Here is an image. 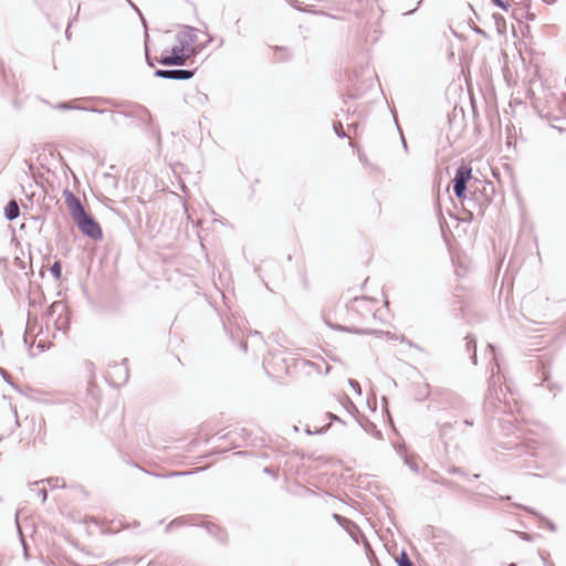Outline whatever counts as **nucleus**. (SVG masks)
Instances as JSON below:
<instances>
[{"label":"nucleus","mask_w":566,"mask_h":566,"mask_svg":"<svg viewBox=\"0 0 566 566\" xmlns=\"http://www.w3.org/2000/svg\"><path fill=\"white\" fill-rule=\"evenodd\" d=\"M485 356L489 359L488 371L490 375L486 379L488 390L484 396L483 411L489 417L493 408L497 407L496 401L501 402L499 390L502 391V384H506V376L502 366V355L494 344L488 343Z\"/></svg>","instance_id":"1"},{"label":"nucleus","mask_w":566,"mask_h":566,"mask_svg":"<svg viewBox=\"0 0 566 566\" xmlns=\"http://www.w3.org/2000/svg\"><path fill=\"white\" fill-rule=\"evenodd\" d=\"M87 102H92L101 105H109L115 108H119V114L125 118H133L138 122L137 126L144 128L149 135L159 136V128L154 120L150 111L136 102L118 101L111 97L92 96L86 98Z\"/></svg>","instance_id":"2"},{"label":"nucleus","mask_w":566,"mask_h":566,"mask_svg":"<svg viewBox=\"0 0 566 566\" xmlns=\"http://www.w3.org/2000/svg\"><path fill=\"white\" fill-rule=\"evenodd\" d=\"M486 187L493 190L492 184L484 185L482 188L475 185L469 188L464 199H459L469 221L474 220L475 216H484L486 208L492 203V198L488 193Z\"/></svg>","instance_id":"3"},{"label":"nucleus","mask_w":566,"mask_h":566,"mask_svg":"<svg viewBox=\"0 0 566 566\" xmlns=\"http://www.w3.org/2000/svg\"><path fill=\"white\" fill-rule=\"evenodd\" d=\"M478 184H481V181L473 177L472 167L469 164L461 163V165L455 168L451 185L453 193L458 199H464L469 192V188Z\"/></svg>","instance_id":"4"},{"label":"nucleus","mask_w":566,"mask_h":566,"mask_svg":"<svg viewBox=\"0 0 566 566\" xmlns=\"http://www.w3.org/2000/svg\"><path fill=\"white\" fill-rule=\"evenodd\" d=\"M78 231L90 240L99 242L103 240L104 234L99 222L90 213H86L81 219L75 221Z\"/></svg>","instance_id":"5"},{"label":"nucleus","mask_w":566,"mask_h":566,"mask_svg":"<svg viewBox=\"0 0 566 566\" xmlns=\"http://www.w3.org/2000/svg\"><path fill=\"white\" fill-rule=\"evenodd\" d=\"M188 57L189 55L176 43L171 48L163 50L160 57L156 60V64L159 63L165 66H186L189 64Z\"/></svg>","instance_id":"6"},{"label":"nucleus","mask_w":566,"mask_h":566,"mask_svg":"<svg viewBox=\"0 0 566 566\" xmlns=\"http://www.w3.org/2000/svg\"><path fill=\"white\" fill-rule=\"evenodd\" d=\"M63 198L74 222L87 213L78 197H76L70 188L66 187L63 189Z\"/></svg>","instance_id":"7"},{"label":"nucleus","mask_w":566,"mask_h":566,"mask_svg":"<svg viewBox=\"0 0 566 566\" xmlns=\"http://www.w3.org/2000/svg\"><path fill=\"white\" fill-rule=\"evenodd\" d=\"M197 32V28L188 25L186 27V30L179 31L176 34L177 44L181 46L184 52L188 55H190L195 51V43L198 40Z\"/></svg>","instance_id":"8"},{"label":"nucleus","mask_w":566,"mask_h":566,"mask_svg":"<svg viewBox=\"0 0 566 566\" xmlns=\"http://www.w3.org/2000/svg\"><path fill=\"white\" fill-rule=\"evenodd\" d=\"M18 84L14 75L6 71L4 63L0 61V94L4 97L15 96Z\"/></svg>","instance_id":"9"},{"label":"nucleus","mask_w":566,"mask_h":566,"mask_svg":"<svg viewBox=\"0 0 566 566\" xmlns=\"http://www.w3.org/2000/svg\"><path fill=\"white\" fill-rule=\"evenodd\" d=\"M501 447L505 450L513 451L512 454H514V455H516V454L517 455L530 454V455H534V457L538 455L537 446L534 443H530V442L507 441V442H503L501 444Z\"/></svg>","instance_id":"10"},{"label":"nucleus","mask_w":566,"mask_h":566,"mask_svg":"<svg viewBox=\"0 0 566 566\" xmlns=\"http://www.w3.org/2000/svg\"><path fill=\"white\" fill-rule=\"evenodd\" d=\"M512 506L524 510L525 512H527L528 514L534 516L536 518L539 527H544L549 532L557 531V525L551 518H548L544 514L539 513L535 509H533L531 506L517 504V503H512Z\"/></svg>","instance_id":"11"},{"label":"nucleus","mask_w":566,"mask_h":566,"mask_svg":"<svg viewBox=\"0 0 566 566\" xmlns=\"http://www.w3.org/2000/svg\"><path fill=\"white\" fill-rule=\"evenodd\" d=\"M392 447L395 448L396 452L399 454V457L402 459L403 463L413 472H419V465L416 461L415 457H410L407 446L403 441L399 442H392Z\"/></svg>","instance_id":"12"},{"label":"nucleus","mask_w":566,"mask_h":566,"mask_svg":"<svg viewBox=\"0 0 566 566\" xmlns=\"http://www.w3.org/2000/svg\"><path fill=\"white\" fill-rule=\"evenodd\" d=\"M197 521L198 520H195V525L205 527L208 534L214 537L220 544L227 545L228 534L226 530L213 523L199 524Z\"/></svg>","instance_id":"13"},{"label":"nucleus","mask_w":566,"mask_h":566,"mask_svg":"<svg viewBox=\"0 0 566 566\" xmlns=\"http://www.w3.org/2000/svg\"><path fill=\"white\" fill-rule=\"evenodd\" d=\"M356 421L366 433L373 436L378 440L382 439V432L377 428L376 423L373 422L367 416L361 415L358 418H356Z\"/></svg>","instance_id":"14"},{"label":"nucleus","mask_w":566,"mask_h":566,"mask_svg":"<svg viewBox=\"0 0 566 566\" xmlns=\"http://www.w3.org/2000/svg\"><path fill=\"white\" fill-rule=\"evenodd\" d=\"M531 0H527V4H518L512 11V18H514L518 23H522L523 20L533 21L535 20V13L530 10Z\"/></svg>","instance_id":"15"},{"label":"nucleus","mask_w":566,"mask_h":566,"mask_svg":"<svg viewBox=\"0 0 566 566\" xmlns=\"http://www.w3.org/2000/svg\"><path fill=\"white\" fill-rule=\"evenodd\" d=\"M198 71L196 69H168V78L174 81H188L192 78Z\"/></svg>","instance_id":"16"},{"label":"nucleus","mask_w":566,"mask_h":566,"mask_svg":"<svg viewBox=\"0 0 566 566\" xmlns=\"http://www.w3.org/2000/svg\"><path fill=\"white\" fill-rule=\"evenodd\" d=\"M142 23H143V27H144V53H145V61H146V64L149 67H155L156 66V60L153 59L151 55H150V36H149V32H148L147 20L145 18H143L142 19Z\"/></svg>","instance_id":"17"},{"label":"nucleus","mask_w":566,"mask_h":566,"mask_svg":"<svg viewBox=\"0 0 566 566\" xmlns=\"http://www.w3.org/2000/svg\"><path fill=\"white\" fill-rule=\"evenodd\" d=\"M54 326L56 331L62 332L64 335L70 331L71 327V311L67 307L65 312H59V316L54 319Z\"/></svg>","instance_id":"18"},{"label":"nucleus","mask_w":566,"mask_h":566,"mask_svg":"<svg viewBox=\"0 0 566 566\" xmlns=\"http://www.w3.org/2000/svg\"><path fill=\"white\" fill-rule=\"evenodd\" d=\"M132 465L137 468V469H139V470H142L146 474L155 476V478H158V479H171V478H176V476H185V475L191 474V472H189V471H168L166 473H159V472H156V471L145 470L139 464H137L136 462H132Z\"/></svg>","instance_id":"19"},{"label":"nucleus","mask_w":566,"mask_h":566,"mask_svg":"<svg viewBox=\"0 0 566 566\" xmlns=\"http://www.w3.org/2000/svg\"><path fill=\"white\" fill-rule=\"evenodd\" d=\"M233 436H239L242 440L248 441L251 437V432L245 428H241L240 431H230L226 434L218 437V440L230 439L232 443V449L240 448L241 444L237 442V439H234Z\"/></svg>","instance_id":"20"},{"label":"nucleus","mask_w":566,"mask_h":566,"mask_svg":"<svg viewBox=\"0 0 566 566\" xmlns=\"http://www.w3.org/2000/svg\"><path fill=\"white\" fill-rule=\"evenodd\" d=\"M199 518H201V516H199V515H184V516L176 517L166 525L165 532L168 533L174 527H177V526H182V525H187V524H189V525L196 524L195 520H199Z\"/></svg>","instance_id":"21"},{"label":"nucleus","mask_w":566,"mask_h":566,"mask_svg":"<svg viewBox=\"0 0 566 566\" xmlns=\"http://www.w3.org/2000/svg\"><path fill=\"white\" fill-rule=\"evenodd\" d=\"M270 49L274 51V63L289 62L292 59V54L287 46L284 45H270Z\"/></svg>","instance_id":"22"},{"label":"nucleus","mask_w":566,"mask_h":566,"mask_svg":"<svg viewBox=\"0 0 566 566\" xmlns=\"http://www.w3.org/2000/svg\"><path fill=\"white\" fill-rule=\"evenodd\" d=\"M364 67L360 66L359 69H355L349 76V82L352 83V90L349 91L348 95L350 98H359L361 93L360 88L358 87V78L363 74Z\"/></svg>","instance_id":"23"},{"label":"nucleus","mask_w":566,"mask_h":566,"mask_svg":"<svg viewBox=\"0 0 566 566\" xmlns=\"http://www.w3.org/2000/svg\"><path fill=\"white\" fill-rule=\"evenodd\" d=\"M3 216L8 221H13L20 216L19 205L14 199L9 200L3 208Z\"/></svg>","instance_id":"24"},{"label":"nucleus","mask_w":566,"mask_h":566,"mask_svg":"<svg viewBox=\"0 0 566 566\" xmlns=\"http://www.w3.org/2000/svg\"><path fill=\"white\" fill-rule=\"evenodd\" d=\"M109 367L115 369V374L119 378H123L124 382L128 381V378H129L128 358H123V360L119 364L114 363V365L113 366L109 365Z\"/></svg>","instance_id":"25"},{"label":"nucleus","mask_w":566,"mask_h":566,"mask_svg":"<svg viewBox=\"0 0 566 566\" xmlns=\"http://www.w3.org/2000/svg\"><path fill=\"white\" fill-rule=\"evenodd\" d=\"M65 310H67L66 304H64L61 301H55L46 307V310L43 313V318L50 321L57 312H65Z\"/></svg>","instance_id":"26"},{"label":"nucleus","mask_w":566,"mask_h":566,"mask_svg":"<svg viewBox=\"0 0 566 566\" xmlns=\"http://www.w3.org/2000/svg\"><path fill=\"white\" fill-rule=\"evenodd\" d=\"M45 482L51 489H57V488H65V480L60 476H50L44 480H40L38 482H34V484L43 483Z\"/></svg>","instance_id":"27"},{"label":"nucleus","mask_w":566,"mask_h":566,"mask_svg":"<svg viewBox=\"0 0 566 566\" xmlns=\"http://www.w3.org/2000/svg\"><path fill=\"white\" fill-rule=\"evenodd\" d=\"M289 3L292 8H294L297 11L313 13V14H319L318 11L313 9L314 7L312 4H303L298 0H290Z\"/></svg>","instance_id":"28"},{"label":"nucleus","mask_w":566,"mask_h":566,"mask_svg":"<svg viewBox=\"0 0 566 566\" xmlns=\"http://www.w3.org/2000/svg\"><path fill=\"white\" fill-rule=\"evenodd\" d=\"M345 327L347 328V331H344V333H350V334H356V335H374V334L381 333V331L371 329V328H360V327L348 326V325H345Z\"/></svg>","instance_id":"29"},{"label":"nucleus","mask_w":566,"mask_h":566,"mask_svg":"<svg viewBox=\"0 0 566 566\" xmlns=\"http://www.w3.org/2000/svg\"><path fill=\"white\" fill-rule=\"evenodd\" d=\"M62 271H63L62 261L61 260L54 261V263L50 268V273L56 282L62 280V276H63Z\"/></svg>","instance_id":"30"},{"label":"nucleus","mask_w":566,"mask_h":566,"mask_svg":"<svg viewBox=\"0 0 566 566\" xmlns=\"http://www.w3.org/2000/svg\"><path fill=\"white\" fill-rule=\"evenodd\" d=\"M492 18L495 22V25H496V30L500 34H504L506 32V22H505V18L501 14V13H497V12H494L492 14Z\"/></svg>","instance_id":"31"},{"label":"nucleus","mask_w":566,"mask_h":566,"mask_svg":"<svg viewBox=\"0 0 566 566\" xmlns=\"http://www.w3.org/2000/svg\"><path fill=\"white\" fill-rule=\"evenodd\" d=\"M343 406L346 409V411L349 415H352L355 419L358 418L359 416H361L359 413L357 407L355 406V403L353 402V400L348 396H345V400L343 402Z\"/></svg>","instance_id":"32"},{"label":"nucleus","mask_w":566,"mask_h":566,"mask_svg":"<svg viewBox=\"0 0 566 566\" xmlns=\"http://www.w3.org/2000/svg\"><path fill=\"white\" fill-rule=\"evenodd\" d=\"M464 342H465V350L468 352V354L470 353H473V350H476V337L475 335L469 333L465 335L464 337Z\"/></svg>","instance_id":"33"},{"label":"nucleus","mask_w":566,"mask_h":566,"mask_svg":"<svg viewBox=\"0 0 566 566\" xmlns=\"http://www.w3.org/2000/svg\"><path fill=\"white\" fill-rule=\"evenodd\" d=\"M55 108H57L60 111H71V109L81 111V105L77 104L75 101H73V102L63 101V102L57 103Z\"/></svg>","instance_id":"34"},{"label":"nucleus","mask_w":566,"mask_h":566,"mask_svg":"<svg viewBox=\"0 0 566 566\" xmlns=\"http://www.w3.org/2000/svg\"><path fill=\"white\" fill-rule=\"evenodd\" d=\"M396 562L398 566H416L405 549L400 552Z\"/></svg>","instance_id":"35"},{"label":"nucleus","mask_w":566,"mask_h":566,"mask_svg":"<svg viewBox=\"0 0 566 566\" xmlns=\"http://www.w3.org/2000/svg\"><path fill=\"white\" fill-rule=\"evenodd\" d=\"M18 533H19V539H20V543H21V546H22V549H23V557H24L25 560H29L31 558V556H30V552H29V546H28L27 539L21 534L19 528H18Z\"/></svg>","instance_id":"36"},{"label":"nucleus","mask_w":566,"mask_h":566,"mask_svg":"<svg viewBox=\"0 0 566 566\" xmlns=\"http://www.w3.org/2000/svg\"><path fill=\"white\" fill-rule=\"evenodd\" d=\"M333 129L338 138L344 139L347 137V134L345 133L343 124L340 122H335L333 124Z\"/></svg>","instance_id":"37"},{"label":"nucleus","mask_w":566,"mask_h":566,"mask_svg":"<svg viewBox=\"0 0 566 566\" xmlns=\"http://www.w3.org/2000/svg\"><path fill=\"white\" fill-rule=\"evenodd\" d=\"M537 554L545 566H555L554 563L551 560V555L548 552L538 549Z\"/></svg>","instance_id":"38"},{"label":"nucleus","mask_w":566,"mask_h":566,"mask_svg":"<svg viewBox=\"0 0 566 566\" xmlns=\"http://www.w3.org/2000/svg\"><path fill=\"white\" fill-rule=\"evenodd\" d=\"M81 111L88 112V113H96V114H105V113L109 112V109L99 108L97 106H82V105H81Z\"/></svg>","instance_id":"39"},{"label":"nucleus","mask_w":566,"mask_h":566,"mask_svg":"<svg viewBox=\"0 0 566 566\" xmlns=\"http://www.w3.org/2000/svg\"><path fill=\"white\" fill-rule=\"evenodd\" d=\"M514 534L517 535L522 541H525V542H533L535 539V537L537 536L535 534L521 532V531H514Z\"/></svg>","instance_id":"40"},{"label":"nucleus","mask_w":566,"mask_h":566,"mask_svg":"<svg viewBox=\"0 0 566 566\" xmlns=\"http://www.w3.org/2000/svg\"><path fill=\"white\" fill-rule=\"evenodd\" d=\"M469 25H470V29L475 34H479V35L483 36L484 39H490V35L482 28H480V27H478V25H475L474 23H471V22H469Z\"/></svg>","instance_id":"41"},{"label":"nucleus","mask_w":566,"mask_h":566,"mask_svg":"<svg viewBox=\"0 0 566 566\" xmlns=\"http://www.w3.org/2000/svg\"><path fill=\"white\" fill-rule=\"evenodd\" d=\"M349 387L357 394V395H361V386L360 384L358 382V380L356 379H353V378H348L347 380Z\"/></svg>","instance_id":"42"},{"label":"nucleus","mask_w":566,"mask_h":566,"mask_svg":"<svg viewBox=\"0 0 566 566\" xmlns=\"http://www.w3.org/2000/svg\"><path fill=\"white\" fill-rule=\"evenodd\" d=\"M494 6L504 12H507L511 8V2L510 0H499L496 3H494Z\"/></svg>","instance_id":"43"},{"label":"nucleus","mask_w":566,"mask_h":566,"mask_svg":"<svg viewBox=\"0 0 566 566\" xmlns=\"http://www.w3.org/2000/svg\"><path fill=\"white\" fill-rule=\"evenodd\" d=\"M154 76L167 80L168 78V69H156L154 72Z\"/></svg>","instance_id":"44"},{"label":"nucleus","mask_w":566,"mask_h":566,"mask_svg":"<svg viewBox=\"0 0 566 566\" xmlns=\"http://www.w3.org/2000/svg\"><path fill=\"white\" fill-rule=\"evenodd\" d=\"M326 418H327L331 422H340V423H343V424H346V422H345L342 418H339L337 415H335V413H333V412H331V411L326 412Z\"/></svg>","instance_id":"45"},{"label":"nucleus","mask_w":566,"mask_h":566,"mask_svg":"<svg viewBox=\"0 0 566 566\" xmlns=\"http://www.w3.org/2000/svg\"><path fill=\"white\" fill-rule=\"evenodd\" d=\"M537 114H538V116H539V117H542V118H547V120H548L549 123H551V120H553V119H554V120H559V119H560L558 116H554V117H552V116H551V114H549L548 112H547V113H544V111H543V109H538V108H537Z\"/></svg>","instance_id":"46"},{"label":"nucleus","mask_w":566,"mask_h":566,"mask_svg":"<svg viewBox=\"0 0 566 566\" xmlns=\"http://www.w3.org/2000/svg\"><path fill=\"white\" fill-rule=\"evenodd\" d=\"M109 112L112 113L111 120L113 122V124L120 125L119 117L122 116V114H119V108Z\"/></svg>","instance_id":"47"},{"label":"nucleus","mask_w":566,"mask_h":566,"mask_svg":"<svg viewBox=\"0 0 566 566\" xmlns=\"http://www.w3.org/2000/svg\"><path fill=\"white\" fill-rule=\"evenodd\" d=\"M263 473L268 474V475H271L275 480L279 476L277 472L272 467H264L263 468Z\"/></svg>","instance_id":"48"},{"label":"nucleus","mask_w":566,"mask_h":566,"mask_svg":"<svg viewBox=\"0 0 566 566\" xmlns=\"http://www.w3.org/2000/svg\"><path fill=\"white\" fill-rule=\"evenodd\" d=\"M327 325H328V327H331L334 331H338V332H343V333H344V331H347L345 325H342L339 323H327Z\"/></svg>","instance_id":"49"},{"label":"nucleus","mask_w":566,"mask_h":566,"mask_svg":"<svg viewBox=\"0 0 566 566\" xmlns=\"http://www.w3.org/2000/svg\"><path fill=\"white\" fill-rule=\"evenodd\" d=\"M38 496L41 499L42 503H45V501L48 500V491H46V489L45 488L39 489L38 490Z\"/></svg>","instance_id":"50"},{"label":"nucleus","mask_w":566,"mask_h":566,"mask_svg":"<svg viewBox=\"0 0 566 566\" xmlns=\"http://www.w3.org/2000/svg\"><path fill=\"white\" fill-rule=\"evenodd\" d=\"M521 33L523 36H528L531 33V27L528 24L520 23Z\"/></svg>","instance_id":"51"},{"label":"nucleus","mask_w":566,"mask_h":566,"mask_svg":"<svg viewBox=\"0 0 566 566\" xmlns=\"http://www.w3.org/2000/svg\"><path fill=\"white\" fill-rule=\"evenodd\" d=\"M422 2H423V0H419V1L417 2V6H416L413 9L408 10L407 12H403L402 14H403V15H410V14H413V13H415V12H416L420 7H421Z\"/></svg>","instance_id":"52"},{"label":"nucleus","mask_w":566,"mask_h":566,"mask_svg":"<svg viewBox=\"0 0 566 566\" xmlns=\"http://www.w3.org/2000/svg\"><path fill=\"white\" fill-rule=\"evenodd\" d=\"M453 311H454V316L457 318H462L464 316V307L463 306H461L459 308H454Z\"/></svg>","instance_id":"53"},{"label":"nucleus","mask_w":566,"mask_h":566,"mask_svg":"<svg viewBox=\"0 0 566 566\" xmlns=\"http://www.w3.org/2000/svg\"><path fill=\"white\" fill-rule=\"evenodd\" d=\"M328 427L329 426L318 427L315 430H313V434H323L328 430Z\"/></svg>","instance_id":"54"},{"label":"nucleus","mask_w":566,"mask_h":566,"mask_svg":"<svg viewBox=\"0 0 566 566\" xmlns=\"http://www.w3.org/2000/svg\"><path fill=\"white\" fill-rule=\"evenodd\" d=\"M471 363L476 366L478 365V353L476 350H473V353L469 354Z\"/></svg>","instance_id":"55"},{"label":"nucleus","mask_w":566,"mask_h":566,"mask_svg":"<svg viewBox=\"0 0 566 566\" xmlns=\"http://www.w3.org/2000/svg\"><path fill=\"white\" fill-rule=\"evenodd\" d=\"M450 472L453 474L464 475V470H463V468H460V467H453L450 470Z\"/></svg>","instance_id":"56"},{"label":"nucleus","mask_w":566,"mask_h":566,"mask_svg":"<svg viewBox=\"0 0 566 566\" xmlns=\"http://www.w3.org/2000/svg\"><path fill=\"white\" fill-rule=\"evenodd\" d=\"M197 98L199 103L203 104L206 101H208V95L205 93H198Z\"/></svg>","instance_id":"57"},{"label":"nucleus","mask_w":566,"mask_h":566,"mask_svg":"<svg viewBox=\"0 0 566 566\" xmlns=\"http://www.w3.org/2000/svg\"><path fill=\"white\" fill-rule=\"evenodd\" d=\"M239 346H240V348H241L244 353H247V352H248V340H247V339H240V342H239Z\"/></svg>","instance_id":"58"},{"label":"nucleus","mask_w":566,"mask_h":566,"mask_svg":"<svg viewBox=\"0 0 566 566\" xmlns=\"http://www.w3.org/2000/svg\"><path fill=\"white\" fill-rule=\"evenodd\" d=\"M373 33H374V34H373V36H371V39H370V42H371V43H374V42L378 41V39L380 38L381 32L375 29Z\"/></svg>","instance_id":"59"},{"label":"nucleus","mask_w":566,"mask_h":566,"mask_svg":"<svg viewBox=\"0 0 566 566\" xmlns=\"http://www.w3.org/2000/svg\"><path fill=\"white\" fill-rule=\"evenodd\" d=\"M453 427V423L451 422H444L442 426H441V432L442 433H446L448 429H451Z\"/></svg>","instance_id":"60"},{"label":"nucleus","mask_w":566,"mask_h":566,"mask_svg":"<svg viewBox=\"0 0 566 566\" xmlns=\"http://www.w3.org/2000/svg\"><path fill=\"white\" fill-rule=\"evenodd\" d=\"M129 6L139 14L140 17V20L144 18L143 13L139 11V9L136 7V4L134 2H132L130 0H126Z\"/></svg>","instance_id":"61"},{"label":"nucleus","mask_w":566,"mask_h":566,"mask_svg":"<svg viewBox=\"0 0 566 566\" xmlns=\"http://www.w3.org/2000/svg\"><path fill=\"white\" fill-rule=\"evenodd\" d=\"M0 374L2 375L3 379L14 388V385H13V384H11V382L9 381V379H8V376H6V375H8L7 370H6V369H3L2 367H0Z\"/></svg>","instance_id":"62"},{"label":"nucleus","mask_w":566,"mask_h":566,"mask_svg":"<svg viewBox=\"0 0 566 566\" xmlns=\"http://www.w3.org/2000/svg\"><path fill=\"white\" fill-rule=\"evenodd\" d=\"M463 424L472 427L474 424V420L472 418H465L463 420Z\"/></svg>","instance_id":"63"},{"label":"nucleus","mask_w":566,"mask_h":566,"mask_svg":"<svg viewBox=\"0 0 566 566\" xmlns=\"http://www.w3.org/2000/svg\"><path fill=\"white\" fill-rule=\"evenodd\" d=\"M293 453H294V455H296V457H298L301 459L305 458V453L303 451L295 450Z\"/></svg>","instance_id":"64"}]
</instances>
